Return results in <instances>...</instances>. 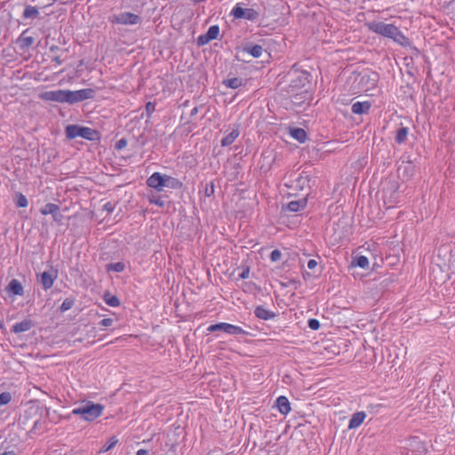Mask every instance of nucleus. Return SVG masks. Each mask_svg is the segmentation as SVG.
I'll list each match as a JSON object with an SVG mask.
<instances>
[{"label":"nucleus","instance_id":"obj_1","mask_svg":"<svg viewBox=\"0 0 455 455\" xmlns=\"http://www.w3.org/2000/svg\"><path fill=\"white\" fill-rule=\"evenodd\" d=\"M286 77L289 82L287 92L295 94L310 84L312 75L308 71L300 69L299 64L295 63L287 72Z\"/></svg>","mask_w":455,"mask_h":455},{"label":"nucleus","instance_id":"obj_2","mask_svg":"<svg viewBox=\"0 0 455 455\" xmlns=\"http://www.w3.org/2000/svg\"><path fill=\"white\" fill-rule=\"evenodd\" d=\"M95 96V90L92 88H85L77 91L70 90H59V103L76 104L86 100L93 99Z\"/></svg>","mask_w":455,"mask_h":455},{"label":"nucleus","instance_id":"obj_3","mask_svg":"<svg viewBox=\"0 0 455 455\" xmlns=\"http://www.w3.org/2000/svg\"><path fill=\"white\" fill-rule=\"evenodd\" d=\"M104 411V405L88 401L73 409L72 414L79 415L82 419L92 422L100 417Z\"/></svg>","mask_w":455,"mask_h":455},{"label":"nucleus","instance_id":"obj_4","mask_svg":"<svg viewBox=\"0 0 455 455\" xmlns=\"http://www.w3.org/2000/svg\"><path fill=\"white\" fill-rule=\"evenodd\" d=\"M65 133L68 140H73L76 137H81L90 141L100 140V132L97 130L77 124L67 125Z\"/></svg>","mask_w":455,"mask_h":455},{"label":"nucleus","instance_id":"obj_5","mask_svg":"<svg viewBox=\"0 0 455 455\" xmlns=\"http://www.w3.org/2000/svg\"><path fill=\"white\" fill-rule=\"evenodd\" d=\"M50 411L47 407H40V411L36 419L32 422V427L29 432L34 435H40L50 429L51 421L48 419Z\"/></svg>","mask_w":455,"mask_h":455},{"label":"nucleus","instance_id":"obj_6","mask_svg":"<svg viewBox=\"0 0 455 455\" xmlns=\"http://www.w3.org/2000/svg\"><path fill=\"white\" fill-rule=\"evenodd\" d=\"M108 21L112 24H119L125 26H133L140 24L142 19L140 15L131 12H123L113 14L108 17Z\"/></svg>","mask_w":455,"mask_h":455},{"label":"nucleus","instance_id":"obj_7","mask_svg":"<svg viewBox=\"0 0 455 455\" xmlns=\"http://www.w3.org/2000/svg\"><path fill=\"white\" fill-rule=\"evenodd\" d=\"M243 3H237L231 11L235 19H244L250 21H256L260 16V12L254 8H243Z\"/></svg>","mask_w":455,"mask_h":455},{"label":"nucleus","instance_id":"obj_8","mask_svg":"<svg viewBox=\"0 0 455 455\" xmlns=\"http://www.w3.org/2000/svg\"><path fill=\"white\" fill-rule=\"evenodd\" d=\"M368 29L373 33L390 38L396 26L386 24L382 21L373 20L366 23Z\"/></svg>","mask_w":455,"mask_h":455},{"label":"nucleus","instance_id":"obj_9","mask_svg":"<svg viewBox=\"0 0 455 455\" xmlns=\"http://www.w3.org/2000/svg\"><path fill=\"white\" fill-rule=\"evenodd\" d=\"M405 450L402 455H425L427 453L425 443L417 436H412L407 441Z\"/></svg>","mask_w":455,"mask_h":455},{"label":"nucleus","instance_id":"obj_10","mask_svg":"<svg viewBox=\"0 0 455 455\" xmlns=\"http://www.w3.org/2000/svg\"><path fill=\"white\" fill-rule=\"evenodd\" d=\"M209 332H214L217 331H222L230 335H243L246 331L240 326H236L228 323H219L212 324L207 328Z\"/></svg>","mask_w":455,"mask_h":455},{"label":"nucleus","instance_id":"obj_11","mask_svg":"<svg viewBox=\"0 0 455 455\" xmlns=\"http://www.w3.org/2000/svg\"><path fill=\"white\" fill-rule=\"evenodd\" d=\"M40 411L39 406H30L20 416L18 420V425L22 428L26 429L27 427H32V422L38 416Z\"/></svg>","mask_w":455,"mask_h":455},{"label":"nucleus","instance_id":"obj_12","mask_svg":"<svg viewBox=\"0 0 455 455\" xmlns=\"http://www.w3.org/2000/svg\"><path fill=\"white\" fill-rule=\"evenodd\" d=\"M165 175L161 172H156L150 175L147 180V185L149 188L156 189L157 192L164 191L165 188Z\"/></svg>","mask_w":455,"mask_h":455},{"label":"nucleus","instance_id":"obj_13","mask_svg":"<svg viewBox=\"0 0 455 455\" xmlns=\"http://www.w3.org/2000/svg\"><path fill=\"white\" fill-rule=\"evenodd\" d=\"M38 282L44 290H48L52 287L55 278H57V273L53 275L48 271L37 275Z\"/></svg>","mask_w":455,"mask_h":455},{"label":"nucleus","instance_id":"obj_14","mask_svg":"<svg viewBox=\"0 0 455 455\" xmlns=\"http://www.w3.org/2000/svg\"><path fill=\"white\" fill-rule=\"evenodd\" d=\"M254 315L257 318L265 321L274 319L277 315L275 312L267 309L262 305L257 306L255 307Z\"/></svg>","mask_w":455,"mask_h":455},{"label":"nucleus","instance_id":"obj_15","mask_svg":"<svg viewBox=\"0 0 455 455\" xmlns=\"http://www.w3.org/2000/svg\"><path fill=\"white\" fill-rule=\"evenodd\" d=\"M275 405H276L279 412L283 415H287L291 410V403H290L288 398L284 395H281V396L277 397V399L275 401Z\"/></svg>","mask_w":455,"mask_h":455},{"label":"nucleus","instance_id":"obj_16","mask_svg":"<svg viewBox=\"0 0 455 455\" xmlns=\"http://www.w3.org/2000/svg\"><path fill=\"white\" fill-rule=\"evenodd\" d=\"M243 53H248L253 58H259L263 52V47L259 44H247L243 49Z\"/></svg>","mask_w":455,"mask_h":455},{"label":"nucleus","instance_id":"obj_17","mask_svg":"<svg viewBox=\"0 0 455 455\" xmlns=\"http://www.w3.org/2000/svg\"><path fill=\"white\" fill-rule=\"evenodd\" d=\"M371 104L369 101H357L352 105L351 110L353 114L363 115L369 113Z\"/></svg>","mask_w":455,"mask_h":455},{"label":"nucleus","instance_id":"obj_18","mask_svg":"<svg viewBox=\"0 0 455 455\" xmlns=\"http://www.w3.org/2000/svg\"><path fill=\"white\" fill-rule=\"evenodd\" d=\"M365 418L366 413L364 411L355 412L348 422V429L357 428L363 422Z\"/></svg>","mask_w":455,"mask_h":455},{"label":"nucleus","instance_id":"obj_19","mask_svg":"<svg viewBox=\"0 0 455 455\" xmlns=\"http://www.w3.org/2000/svg\"><path fill=\"white\" fill-rule=\"evenodd\" d=\"M289 134L292 139L296 140L299 143L306 142L307 139L306 131L299 127L290 128Z\"/></svg>","mask_w":455,"mask_h":455},{"label":"nucleus","instance_id":"obj_20","mask_svg":"<svg viewBox=\"0 0 455 455\" xmlns=\"http://www.w3.org/2000/svg\"><path fill=\"white\" fill-rule=\"evenodd\" d=\"M390 39L394 40L395 43L399 44L402 46H407L411 44L410 39L407 36H405L397 27H395Z\"/></svg>","mask_w":455,"mask_h":455},{"label":"nucleus","instance_id":"obj_21","mask_svg":"<svg viewBox=\"0 0 455 455\" xmlns=\"http://www.w3.org/2000/svg\"><path fill=\"white\" fill-rule=\"evenodd\" d=\"M307 198H301V199H299V200L291 201L287 204V209L290 212H298L299 211L304 210L306 208V206H307Z\"/></svg>","mask_w":455,"mask_h":455},{"label":"nucleus","instance_id":"obj_22","mask_svg":"<svg viewBox=\"0 0 455 455\" xmlns=\"http://www.w3.org/2000/svg\"><path fill=\"white\" fill-rule=\"evenodd\" d=\"M33 326L32 321L25 319L12 325V331L14 333H20L29 331Z\"/></svg>","mask_w":455,"mask_h":455},{"label":"nucleus","instance_id":"obj_23","mask_svg":"<svg viewBox=\"0 0 455 455\" xmlns=\"http://www.w3.org/2000/svg\"><path fill=\"white\" fill-rule=\"evenodd\" d=\"M240 134V131L238 128L233 129L228 134L222 138L220 140V145L222 147H228L232 145L235 140L238 138Z\"/></svg>","mask_w":455,"mask_h":455},{"label":"nucleus","instance_id":"obj_24","mask_svg":"<svg viewBox=\"0 0 455 455\" xmlns=\"http://www.w3.org/2000/svg\"><path fill=\"white\" fill-rule=\"evenodd\" d=\"M7 291L13 295H22L23 286L19 280L12 279L7 286Z\"/></svg>","mask_w":455,"mask_h":455},{"label":"nucleus","instance_id":"obj_25","mask_svg":"<svg viewBox=\"0 0 455 455\" xmlns=\"http://www.w3.org/2000/svg\"><path fill=\"white\" fill-rule=\"evenodd\" d=\"M39 14L38 8L36 6L26 5L22 18L24 20H35Z\"/></svg>","mask_w":455,"mask_h":455},{"label":"nucleus","instance_id":"obj_26","mask_svg":"<svg viewBox=\"0 0 455 455\" xmlns=\"http://www.w3.org/2000/svg\"><path fill=\"white\" fill-rule=\"evenodd\" d=\"M183 183L177 178L165 175V188L172 189H181Z\"/></svg>","mask_w":455,"mask_h":455},{"label":"nucleus","instance_id":"obj_27","mask_svg":"<svg viewBox=\"0 0 455 455\" xmlns=\"http://www.w3.org/2000/svg\"><path fill=\"white\" fill-rule=\"evenodd\" d=\"M408 134H409V128L401 126L397 130L395 137V143H397L398 145L404 143L405 140H407Z\"/></svg>","mask_w":455,"mask_h":455},{"label":"nucleus","instance_id":"obj_28","mask_svg":"<svg viewBox=\"0 0 455 455\" xmlns=\"http://www.w3.org/2000/svg\"><path fill=\"white\" fill-rule=\"evenodd\" d=\"M223 84L227 88L237 89L243 84V80L241 77L228 78L223 81Z\"/></svg>","mask_w":455,"mask_h":455},{"label":"nucleus","instance_id":"obj_29","mask_svg":"<svg viewBox=\"0 0 455 455\" xmlns=\"http://www.w3.org/2000/svg\"><path fill=\"white\" fill-rule=\"evenodd\" d=\"M17 43L21 49H27L33 44L34 38L32 36H26L25 32H23L18 38Z\"/></svg>","mask_w":455,"mask_h":455},{"label":"nucleus","instance_id":"obj_30","mask_svg":"<svg viewBox=\"0 0 455 455\" xmlns=\"http://www.w3.org/2000/svg\"><path fill=\"white\" fill-rule=\"evenodd\" d=\"M352 266L359 267L361 268H368L369 267V259L366 256L359 255L353 259Z\"/></svg>","mask_w":455,"mask_h":455},{"label":"nucleus","instance_id":"obj_31","mask_svg":"<svg viewBox=\"0 0 455 455\" xmlns=\"http://www.w3.org/2000/svg\"><path fill=\"white\" fill-rule=\"evenodd\" d=\"M41 213L44 215L52 214L54 220H57V204L49 203L46 204L42 209Z\"/></svg>","mask_w":455,"mask_h":455},{"label":"nucleus","instance_id":"obj_32","mask_svg":"<svg viewBox=\"0 0 455 455\" xmlns=\"http://www.w3.org/2000/svg\"><path fill=\"white\" fill-rule=\"evenodd\" d=\"M125 269V264L124 262L109 263L106 265V270L108 272L121 273Z\"/></svg>","mask_w":455,"mask_h":455},{"label":"nucleus","instance_id":"obj_33","mask_svg":"<svg viewBox=\"0 0 455 455\" xmlns=\"http://www.w3.org/2000/svg\"><path fill=\"white\" fill-rule=\"evenodd\" d=\"M103 299L106 304L110 307H116L120 305V299L110 292L105 293Z\"/></svg>","mask_w":455,"mask_h":455},{"label":"nucleus","instance_id":"obj_34","mask_svg":"<svg viewBox=\"0 0 455 455\" xmlns=\"http://www.w3.org/2000/svg\"><path fill=\"white\" fill-rule=\"evenodd\" d=\"M118 443V439L116 436L110 437L107 443L101 447L100 452H106L110 451Z\"/></svg>","mask_w":455,"mask_h":455},{"label":"nucleus","instance_id":"obj_35","mask_svg":"<svg viewBox=\"0 0 455 455\" xmlns=\"http://www.w3.org/2000/svg\"><path fill=\"white\" fill-rule=\"evenodd\" d=\"M297 186L303 188V187L307 186L309 187V176L306 174L305 172H302L296 180Z\"/></svg>","mask_w":455,"mask_h":455},{"label":"nucleus","instance_id":"obj_36","mask_svg":"<svg viewBox=\"0 0 455 455\" xmlns=\"http://www.w3.org/2000/svg\"><path fill=\"white\" fill-rule=\"evenodd\" d=\"M205 34L207 35V36H209L211 38V40L216 39L220 34L219 26L218 25L211 26Z\"/></svg>","mask_w":455,"mask_h":455},{"label":"nucleus","instance_id":"obj_37","mask_svg":"<svg viewBox=\"0 0 455 455\" xmlns=\"http://www.w3.org/2000/svg\"><path fill=\"white\" fill-rule=\"evenodd\" d=\"M15 203H16V205L20 208H25L28 204L27 197L21 193H18L16 195V202Z\"/></svg>","mask_w":455,"mask_h":455},{"label":"nucleus","instance_id":"obj_38","mask_svg":"<svg viewBox=\"0 0 455 455\" xmlns=\"http://www.w3.org/2000/svg\"><path fill=\"white\" fill-rule=\"evenodd\" d=\"M148 202L151 204L157 205L159 207H164L165 205L164 201L162 199L160 196L152 195L148 196Z\"/></svg>","mask_w":455,"mask_h":455},{"label":"nucleus","instance_id":"obj_39","mask_svg":"<svg viewBox=\"0 0 455 455\" xmlns=\"http://www.w3.org/2000/svg\"><path fill=\"white\" fill-rule=\"evenodd\" d=\"M41 98L45 100L57 101V91H48L41 93Z\"/></svg>","mask_w":455,"mask_h":455},{"label":"nucleus","instance_id":"obj_40","mask_svg":"<svg viewBox=\"0 0 455 455\" xmlns=\"http://www.w3.org/2000/svg\"><path fill=\"white\" fill-rule=\"evenodd\" d=\"M12 394L10 392H3L0 394V406L6 405L12 401Z\"/></svg>","mask_w":455,"mask_h":455},{"label":"nucleus","instance_id":"obj_41","mask_svg":"<svg viewBox=\"0 0 455 455\" xmlns=\"http://www.w3.org/2000/svg\"><path fill=\"white\" fill-rule=\"evenodd\" d=\"M73 305H74V299L71 298H68L62 302V304L59 307V310H60L61 312H65V311L70 309L73 307Z\"/></svg>","mask_w":455,"mask_h":455},{"label":"nucleus","instance_id":"obj_42","mask_svg":"<svg viewBox=\"0 0 455 455\" xmlns=\"http://www.w3.org/2000/svg\"><path fill=\"white\" fill-rule=\"evenodd\" d=\"M215 192V186L213 181H211L209 183H206L204 188V196L207 197H211L214 195Z\"/></svg>","mask_w":455,"mask_h":455},{"label":"nucleus","instance_id":"obj_43","mask_svg":"<svg viewBox=\"0 0 455 455\" xmlns=\"http://www.w3.org/2000/svg\"><path fill=\"white\" fill-rule=\"evenodd\" d=\"M212 40L206 34L200 35L196 39V44L198 46H204L210 43Z\"/></svg>","mask_w":455,"mask_h":455},{"label":"nucleus","instance_id":"obj_44","mask_svg":"<svg viewBox=\"0 0 455 455\" xmlns=\"http://www.w3.org/2000/svg\"><path fill=\"white\" fill-rule=\"evenodd\" d=\"M307 326L313 331H317L320 328L321 324L317 319L310 318L307 321Z\"/></svg>","mask_w":455,"mask_h":455},{"label":"nucleus","instance_id":"obj_45","mask_svg":"<svg viewBox=\"0 0 455 455\" xmlns=\"http://www.w3.org/2000/svg\"><path fill=\"white\" fill-rule=\"evenodd\" d=\"M282 253L279 250L275 249L271 251L269 259L272 262H276L281 259Z\"/></svg>","mask_w":455,"mask_h":455},{"label":"nucleus","instance_id":"obj_46","mask_svg":"<svg viewBox=\"0 0 455 455\" xmlns=\"http://www.w3.org/2000/svg\"><path fill=\"white\" fill-rule=\"evenodd\" d=\"M127 146V140L126 139L124 138H122L120 139L119 140H117L115 144V148L116 150H122L123 148H124L125 147Z\"/></svg>","mask_w":455,"mask_h":455},{"label":"nucleus","instance_id":"obj_47","mask_svg":"<svg viewBox=\"0 0 455 455\" xmlns=\"http://www.w3.org/2000/svg\"><path fill=\"white\" fill-rule=\"evenodd\" d=\"M156 110V104L149 101L146 104V112L148 114V116L149 117L152 113Z\"/></svg>","mask_w":455,"mask_h":455},{"label":"nucleus","instance_id":"obj_48","mask_svg":"<svg viewBox=\"0 0 455 455\" xmlns=\"http://www.w3.org/2000/svg\"><path fill=\"white\" fill-rule=\"evenodd\" d=\"M404 173L407 174V176L411 177L413 175L414 172V166L411 164V163H407V164L404 166L403 170Z\"/></svg>","mask_w":455,"mask_h":455},{"label":"nucleus","instance_id":"obj_49","mask_svg":"<svg viewBox=\"0 0 455 455\" xmlns=\"http://www.w3.org/2000/svg\"><path fill=\"white\" fill-rule=\"evenodd\" d=\"M112 323H113V319L104 318L99 323V325L102 326V327H108V326H111Z\"/></svg>","mask_w":455,"mask_h":455},{"label":"nucleus","instance_id":"obj_50","mask_svg":"<svg viewBox=\"0 0 455 455\" xmlns=\"http://www.w3.org/2000/svg\"><path fill=\"white\" fill-rule=\"evenodd\" d=\"M103 209L105 211H107L108 213H111L114 212L115 210V204H112L111 202H107L104 205H103Z\"/></svg>","mask_w":455,"mask_h":455},{"label":"nucleus","instance_id":"obj_51","mask_svg":"<svg viewBox=\"0 0 455 455\" xmlns=\"http://www.w3.org/2000/svg\"><path fill=\"white\" fill-rule=\"evenodd\" d=\"M249 274L250 268L246 267L245 268L243 269L241 273H239L238 276L240 279H247L249 277Z\"/></svg>","mask_w":455,"mask_h":455},{"label":"nucleus","instance_id":"obj_52","mask_svg":"<svg viewBox=\"0 0 455 455\" xmlns=\"http://www.w3.org/2000/svg\"><path fill=\"white\" fill-rule=\"evenodd\" d=\"M317 266V261L315 259H309L307 261V268L314 269Z\"/></svg>","mask_w":455,"mask_h":455},{"label":"nucleus","instance_id":"obj_53","mask_svg":"<svg viewBox=\"0 0 455 455\" xmlns=\"http://www.w3.org/2000/svg\"><path fill=\"white\" fill-rule=\"evenodd\" d=\"M377 74H373V77H371V76H368L367 77V81H371V86H375L376 85V83H377Z\"/></svg>","mask_w":455,"mask_h":455},{"label":"nucleus","instance_id":"obj_54","mask_svg":"<svg viewBox=\"0 0 455 455\" xmlns=\"http://www.w3.org/2000/svg\"><path fill=\"white\" fill-rule=\"evenodd\" d=\"M136 455H149V451L145 449H140L137 451Z\"/></svg>","mask_w":455,"mask_h":455},{"label":"nucleus","instance_id":"obj_55","mask_svg":"<svg viewBox=\"0 0 455 455\" xmlns=\"http://www.w3.org/2000/svg\"><path fill=\"white\" fill-rule=\"evenodd\" d=\"M198 113V108L197 107H195L194 108L191 109L190 111V116H196V114Z\"/></svg>","mask_w":455,"mask_h":455},{"label":"nucleus","instance_id":"obj_56","mask_svg":"<svg viewBox=\"0 0 455 455\" xmlns=\"http://www.w3.org/2000/svg\"><path fill=\"white\" fill-rule=\"evenodd\" d=\"M0 455H16V453L13 451H8L1 453Z\"/></svg>","mask_w":455,"mask_h":455},{"label":"nucleus","instance_id":"obj_57","mask_svg":"<svg viewBox=\"0 0 455 455\" xmlns=\"http://www.w3.org/2000/svg\"><path fill=\"white\" fill-rule=\"evenodd\" d=\"M53 2H54V0H52V2H51V3H49V4H47L44 5V6H42L41 8H44V7H46L47 5H52V4H53Z\"/></svg>","mask_w":455,"mask_h":455}]
</instances>
